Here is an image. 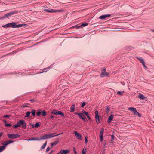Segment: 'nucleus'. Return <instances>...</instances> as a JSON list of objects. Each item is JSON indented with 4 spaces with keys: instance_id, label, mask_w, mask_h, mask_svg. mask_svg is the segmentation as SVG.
Returning a JSON list of instances; mask_svg holds the SVG:
<instances>
[{
    "instance_id": "nucleus-1",
    "label": "nucleus",
    "mask_w": 154,
    "mask_h": 154,
    "mask_svg": "<svg viewBox=\"0 0 154 154\" xmlns=\"http://www.w3.org/2000/svg\"><path fill=\"white\" fill-rule=\"evenodd\" d=\"M21 126L24 129H25L26 128V123L24 120H19L16 125H15L13 126L14 128H16L17 127H20Z\"/></svg>"
},
{
    "instance_id": "nucleus-2",
    "label": "nucleus",
    "mask_w": 154,
    "mask_h": 154,
    "mask_svg": "<svg viewBox=\"0 0 154 154\" xmlns=\"http://www.w3.org/2000/svg\"><path fill=\"white\" fill-rule=\"evenodd\" d=\"M44 11L47 12L52 13H61L64 12V11L63 9H61L59 10L53 9H45Z\"/></svg>"
},
{
    "instance_id": "nucleus-3",
    "label": "nucleus",
    "mask_w": 154,
    "mask_h": 154,
    "mask_svg": "<svg viewBox=\"0 0 154 154\" xmlns=\"http://www.w3.org/2000/svg\"><path fill=\"white\" fill-rule=\"evenodd\" d=\"M55 133H49L46 134L44 135L41 137L42 139L45 140L52 138L55 136Z\"/></svg>"
},
{
    "instance_id": "nucleus-4",
    "label": "nucleus",
    "mask_w": 154,
    "mask_h": 154,
    "mask_svg": "<svg viewBox=\"0 0 154 154\" xmlns=\"http://www.w3.org/2000/svg\"><path fill=\"white\" fill-rule=\"evenodd\" d=\"M13 142V141L11 140H8L5 141L2 144H4V145L2 146H0V152L3 151L4 149L6 147V146L9 144Z\"/></svg>"
},
{
    "instance_id": "nucleus-5",
    "label": "nucleus",
    "mask_w": 154,
    "mask_h": 154,
    "mask_svg": "<svg viewBox=\"0 0 154 154\" xmlns=\"http://www.w3.org/2000/svg\"><path fill=\"white\" fill-rule=\"evenodd\" d=\"M100 76L101 77L104 76H110L109 74L106 72V69H103L101 70V73L100 74Z\"/></svg>"
},
{
    "instance_id": "nucleus-6",
    "label": "nucleus",
    "mask_w": 154,
    "mask_h": 154,
    "mask_svg": "<svg viewBox=\"0 0 154 154\" xmlns=\"http://www.w3.org/2000/svg\"><path fill=\"white\" fill-rule=\"evenodd\" d=\"M75 114L78 115L80 118L82 119L85 122L87 121L86 118L82 113H76Z\"/></svg>"
},
{
    "instance_id": "nucleus-7",
    "label": "nucleus",
    "mask_w": 154,
    "mask_h": 154,
    "mask_svg": "<svg viewBox=\"0 0 154 154\" xmlns=\"http://www.w3.org/2000/svg\"><path fill=\"white\" fill-rule=\"evenodd\" d=\"M8 137L10 139H14L19 138L20 135L18 134H8Z\"/></svg>"
},
{
    "instance_id": "nucleus-8",
    "label": "nucleus",
    "mask_w": 154,
    "mask_h": 154,
    "mask_svg": "<svg viewBox=\"0 0 154 154\" xmlns=\"http://www.w3.org/2000/svg\"><path fill=\"white\" fill-rule=\"evenodd\" d=\"M51 113L56 115H60L62 116H63L64 115L63 113L61 111H57V110H53L51 112Z\"/></svg>"
},
{
    "instance_id": "nucleus-9",
    "label": "nucleus",
    "mask_w": 154,
    "mask_h": 154,
    "mask_svg": "<svg viewBox=\"0 0 154 154\" xmlns=\"http://www.w3.org/2000/svg\"><path fill=\"white\" fill-rule=\"evenodd\" d=\"M104 132V129L102 128H101V130L100 133V140L101 142H102L103 140V134Z\"/></svg>"
},
{
    "instance_id": "nucleus-10",
    "label": "nucleus",
    "mask_w": 154,
    "mask_h": 154,
    "mask_svg": "<svg viewBox=\"0 0 154 154\" xmlns=\"http://www.w3.org/2000/svg\"><path fill=\"white\" fill-rule=\"evenodd\" d=\"M95 119L96 122L98 124L100 122V121L98 116V112L97 111H95Z\"/></svg>"
},
{
    "instance_id": "nucleus-11",
    "label": "nucleus",
    "mask_w": 154,
    "mask_h": 154,
    "mask_svg": "<svg viewBox=\"0 0 154 154\" xmlns=\"http://www.w3.org/2000/svg\"><path fill=\"white\" fill-rule=\"evenodd\" d=\"M128 110L131 111L134 115H136V113H137L136 108L134 107H129L128 109Z\"/></svg>"
},
{
    "instance_id": "nucleus-12",
    "label": "nucleus",
    "mask_w": 154,
    "mask_h": 154,
    "mask_svg": "<svg viewBox=\"0 0 154 154\" xmlns=\"http://www.w3.org/2000/svg\"><path fill=\"white\" fill-rule=\"evenodd\" d=\"M74 133L75 134L77 139L79 140H82V137L81 135L79 133H78L76 131H74Z\"/></svg>"
},
{
    "instance_id": "nucleus-13",
    "label": "nucleus",
    "mask_w": 154,
    "mask_h": 154,
    "mask_svg": "<svg viewBox=\"0 0 154 154\" xmlns=\"http://www.w3.org/2000/svg\"><path fill=\"white\" fill-rule=\"evenodd\" d=\"M41 137L40 138H32L31 139H25V140L27 141H31V140H42Z\"/></svg>"
},
{
    "instance_id": "nucleus-14",
    "label": "nucleus",
    "mask_w": 154,
    "mask_h": 154,
    "mask_svg": "<svg viewBox=\"0 0 154 154\" xmlns=\"http://www.w3.org/2000/svg\"><path fill=\"white\" fill-rule=\"evenodd\" d=\"M110 16V14L103 15L100 16L99 17V18L101 19H103Z\"/></svg>"
},
{
    "instance_id": "nucleus-15",
    "label": "nucleus",
    "mask_w": 154,
    "mask_h": 154,
    "mask_svg": "<svg viewBox=\"0 0 154 154\" xmlns=\"http://www.w3.org/2000/svg\"><path fill=\"white\" fill-rule=\"evenodd\" d=\"M139 98L142 100H145L146 99V97L144 96L143 94L141 93H139L138 96V97Z\"/></svg>"
},
{
    "instance_id": "nucleus-16",
    "label": "nucleus",
    "mask_w": 154,
    "mask_h": 154,
    "mask_svg": "<svg viewBox=\"0 0 154 154\" xmlns=\"http://www.w3.org/2000/svg\"><path fill=\"white\" fill-rule=\"evenodd\" d=\"M113 118V116L112 115H111L108 118L107 122L108 123H111V121Z\"/></svg>"
},
{
    "instance_id": "nucleus-17",
    "label": "nucleus",
    "mask_w": 154,
    "mask_h": 154,
    "mask_svg": "<svg viewBox=\"0 0 154 154\" xmlns=\"http://www.w3.org/2000/svg\"><path fill=\"white\" fill-rule=\"evenodd\" d=\"M137 58L142 63V64H144L145 63L143 59L141 57H137Z\"/></svg>"
},
{
    "instance_id": "nucleus-18",
    "label": "nucleus",
    "mask_w": 154,
    "mask_h": 154,
    "mask_svg": "<svg viewBox=\"0 0 154 154\" xmlns=\"http://www.w3.org/2000/svg\"><path fill=\"white\" fill-rule=\"evenodd\" d=\"M71 110L70 112H73L75 109V104L73 105L72 106L70 107Z\"/></svg>"
},
{
    "instance_id": "nucleus-19",
    "label": "nucleus",
    "mask_w": 154,
    "mask_h": 154,
    "mask_svg": "<svg viewBox=\"0 0 154 154\" xmlns=\"http://www.w3.org/2000/svg\"><path fill=\"white\" fill-rule=\"evenodd\" d=\"M47 142H46L41 146V149H43L45 148V147L46 145L47 144Z\"/></svg>"
},
{
    "instance_id": "nucleus-20",
    "label": "nucleus",
    "mask_w": 154,
    "mask_h": 154,
    "mask_svg": "<svg viewBox=\"0 0 154 154\" xmlns=\"http://www.w3.org/2000/svg\"><path fill=\"white\" fill-rule=\"evenodd\" d=\"M31 113L33 116H35L36 115V111L35 110H32L31 111Z\"/></svg>"
},
{
    "instance_id": "nucleus-21",
    "label": "nucleus",
    "mask_w": 154,
    "mask_h": 154,
    "mask_svg": "<svg viewBox=\"0 0 154 154\" xmlns=\"http://www.w3.org/2000/svg\"><path fill=\"white\" fill-rule=\"evenodd\" d=\"M30 112L29 111H27L26 112V115L25 116V117H28L30 114Z\"/></svg>"
},
{
    "instance_id": "nucleus-22",
    "label": "nucleus",
    "mask_w": 154,
    "mask_h": 154,
    "mask_svg": "<svg viewBox=\"0 0 154 154\" xmlns=\"http://www.w3.org/2000/svg\"><path fill=\"white\" fill-rule=\"evenodd\" d=\"M42 111L41 110H38L36 114L38 116H39L41 114Z\"/></svg>"
},
{
    "instance_id": "nucleus-23",
    "label": "nucleus",
    "mask_w": 154,
    "mask_h": 154,
    "mask_svg": "<svg viewBox=\"0 0 154 154\" xmlns=\"http://www.w3.org/2000/svg\"><path fill=\"white\" fill-rule=\"evenodd\" d=\"M58 143V141H56L51 143V146L52 147H53L54 145H57Z\"/></svg>"
},
{
    "instance_id": "nucleus-24",
    "label": "nucleus",
    "mask_w": 154,
    "mask_h": 154,
    "mask_svg": "<svg viewBox=\"0 0 154 154\" xmlns=\"http://www.w3.org/2000/svg\"><path fill=\"white\" fill-rule=\"evenodd\" d=\"M11 15H14V14H15L17 13V12L16 11H12L10 13H9Z\"/></svg>"
},
{
    "instance_id": "nucleus-25",
    "label": "nucleus",
    "mask_w": 154,
    "mask_h": 154,
    "mask_svg": "<svg viewBox=\"0 0 154 154\" xmlns=\"http://www.w3.org/2000/svg\"><path fill=\"white\" fill-rule=\"evenodd\" d=\"M12 24H11V26L13 28H15L16 27V24L14 22H12L11 23Z\"/></svg>"
},
{
    "instance_id": "nucleus-26",
    "label": "nucleus",
    "mask_w": 154,
    "mask_h": 154,
    "mask_svg": "<svg viewBox=\"0 0 154 154\" xmlns=\"http://www.w3.org/2000/svg\"><path fill=\"white\" fill-rule=\"evenodd\" d=\"M124 92H120V91H118L117 92V94L119 95H122Z\"/></svg>"
},
{
    "instance_id": "nucleus-27",
    "label": "nucleus",
    "mask_w": 154,
    "mask_h": 154,
    "mask_svg": "<svg viewBox=\"0 0 154 154\" xmlns=\"http://www.w3.org/2000/svg\"><path fill=\"white\" fill-rule=\"evenodd\" d=\"M42 114L43 116H45L46 115V111L45 110H43L42 112Z\"/></svg>"
},
{
    "instance_id": "nucleus-28",
    "label": "nucleus",
    "mask_w": 154,
    "mask_h": 154,
    "mask_svg": "<svg viewBox=\"0 0 154 154\" xmlns=\"http://www.w3.org/2000/svg\"><path fill=\"white\" fill-rule=\"evenodd\" d=\"M11 16V15H10V13H8L6 14H5L4 16V17H9Z\"/></svg>"
},
{
    "instance_id": "nucleus-29",
    "label": "nucleus",
    "mask_w": 154,
    "mask_h": 154,
    "mask_svg": "<svg viewBox=\"0 0 154 154\" xmlns=\"http://www.w3.org/2000/svg\"><path fill=\"white\" fill-rule=\"evenodd\" d=\"M80 27H81V26H78V25H75V26H73V27H72V28H76L77 29H79V28Z\"/></svg>"
},
{
    "instance_id": "nucleus-30",
    "label": "nucleus",
    "mask_w": 154,
    "mask_h": 154,
    "mask_svg": "<svg viewBox=\"0 0 154 154\" xmlns=\"http://www.w3.org/2000/svg\"><path fill=\"white\" fill-rule=\"evenodd\" d=\"M12 126V125L11 124H10V123L6 124L5 125V126L6 127H9V126Z\"/></svg>"
},
{
    "instance_id": "nucleus-31",
    "label": "nucleus",
    "mask_w": 154,
    "mask_h": 154,
    "mask_svg": "<svg viewBox=\"0 0 154 154\" xmlns=\"http://www.w3.org/2000/svg\"><path fill=\"white\" fill-rule=\"evenodd\" d=\"M88 25V24L87 23H85L82 24L81 26H86Z\"/></svg>"
},
{
    "instance_id": "nucleus-32",
    "label": "nucleus",
    "mask_w": 154,
    "mask_h": 154,
    "mask_svg": "<svg viewBox=\"0 0 154 154\" xmlns=\"http://www.w3.org/2000/svg\"><path fill=\"white\" fill-rule=\"evenodd\" d=\"M23 24H19L17 25H16L15 28H18L20 27H21L22 26Z\"/></svg>"
},
{
    "instance_id": "nucleus-33",
    "label": "nucleus",
    "mask_w": 154,
    "mask_h": 154,
    "mask_svg": "<svg viewBox=\"0 0 154 154\" xmlns=\"http://www.w3.org/2000/svg\"><path fill=\"white\" fill-rule=\"evenodd\" d=\"M40 126V125L39 123H36L35 125V127L36 128H38Z\"/></svg>"
},
{
    "instance_id": "nucleus-34",
    "label": "nucleus",
    "mask_w": 154,
    "mask_h": 154,
    "mask_svg": "<svg viewBox=\"0 0 154 154\" xmlns=\"http://www.w3.org/2000/svg\"><path fill=\"white\" fill-rule=\"evenodd\" d=\"M86 152V149L85 150L84 149L82 150V154H85Z\"/></svg>"
},
{
    "instance_id": "nucleus-35",
    "label": "nucleus",
    "mask_w": 154,
    "mask_h": 154,
    "mask_svg": "<svg viewBox=\"0 0 154 154\" xmlns=\"http://www.w3.org/2000/svg\"><path fill=\"white\" fill-rule=\"evenodd\" d=\"M86 104V103L85 102H84L83 103H82V108H83L84 107V106H85Z\"/></svg>"
},
{
    "instance_id": "nucleus-36",
    "label": "nucleus",
    "mask_w": 154,
    "mask_h": 154,
    "mask_svg": "<svg viewBox=\"0 0 154 154\" xmlns=\"http://www.w3.org/2000/svg\"><path fill=\"white\" fill-rule=\"evenodd\" d=\"M50 149H51V148L50 147H48L46 149V152H48V151L50 150Z\"/></svg>"
},
{
    "instance_id": "nucleus-37",
    "label": "nucleus",
    "mask_w": 154,
    "mask_h": 154,
    "mask_svg": "<svg viewBox=\"0 0 154 154\" xmlns=\"http://www.w3.org/2000/svg\"><path fill=\"white\" fill-rule=\"evenodd\" d=\"M10 116L9 115H4L3 116V117L5 118H6L7 117H9Z\"/></svg>"
},
{
    "instance_id": "nucleus-38",
    "label": "nucleus",
    "mask_w": 154,
    "mask_h": 154,
    "mask_svg": "<svg viewBox=\"0 0 154 154\" xmlns=\"http://www.w3.org/2000/svg\"><path fill=\"white\" fill-rule=\"evenodd\" d=\"M11 24H12L11 23H8V24H7V27H11Z\"/></svg>"
},
{
    "instance_id": "nucleus-39",
    "label": "nucleus",
    "mask_w": 154,
    "mask_h": 154,
    "mask_svg": "<svg viewBox=\"0 0 154 154\" xmlns=\"http://www.w3.org/2000/svg\"><path fill=\"white\" fill-rule=\"evenodd\" d=\"M106 110L107 112H109V106H107L106 108Z\"/></svg>"
},
{
    "instance_id": "nucleus-40",
    "label": "nucleus",
    "mask_w": 154,
    "mask_h": 154,
    "mask_svg": "<svg viewBox=\"0 0 154 154\" xmlns=\"http://www.w3.org/2000/svg\"><path fill=\"white\" fill-rule=\"evenodd\" d=\"M85 141L86 143H87L88 142V140H87V137H86L85 138Z\"/></svg>"
},
{
    "instance_id": "nucleus-41",
    "label": "nucleus",
    "mask_w": 154,
    "mask_h": 154,
    "mask_svg": "<svg viewBox=\"0 0 154 154\" xmlns=\"http://www.w3.org/2000/svg\"><path fill=\"white\" fill-rule=\"evenodd\" d=\"M73 150L74 151V152L75 153H77V152H76V150L74 148H73Z\"/></svg>"
},
{
    "instance_id": "nucleus-42",
    "label": "nucleus",
    "mask_w": 154,
    "mask_h": 154,
    "mask_svg": "<svg viewBox=\"0 0 154 154\" xmlns=\"http://www.w3.org/2000/svg\"><path fill=\"white\" fill-rule=\"evenodd\" d=\"M115 137L113 135L111 136V139L112 140H113L114 139Z\"/></svg>"
},
{
    "instance_id": "nucleus-43",
    "label": "nucleus",
    "mask_w": 154,
    "mask_h": 154,
    "mask_svg": "<svg viewBox=\"0 0 154 154\" xmlns=\"http://www.w3.org/2000/svg\"><path fill=\"white\" fill-rule=\"evenodd\" d=\"M136 115H137L139 117H140L141 115L140 114L137 112V113H136Z\"/></svg>"
},
{
    "instance_id": "nucleus-44",
    "label": "nucleus",
    "mask_w": 154,
    "mask_h": 154,
    "mask_svg": "<svg viewBox=\"0 0 154 154\" xmlns=\"http://www.w3.org/2000/svg\"><path fill=\"white\" fill-rule=\"evenodd\" d=\"M2 27H8L7 24L6 25L2 26Z\"/></svg>"
},
{
    "instance_id": "nucleus-45",
    "label": "nucleus",
    "mask_w": 154,
    "mask_h": 154,
    "mask_svg": "<svg viewBox=\"0 0 154 154\" xmlns=\"http://www.w3.org/2000/svg\"><path fill=\"white\" fill-rule=\"evenodd\" d=\"M63 134V133H60L59 134H57V135H55V136H58V135H60L62 134Z\"/></svg>"
},
{
    "instance_id": "nucleus-46",
    "label": "nucleus",
    "mask_w": 154,
    "mask_h": 154,
    "mask_svg": "<svg viewBox=\"0 0 154 154\" xmlns=\"http://www.w3.org/2000/svg\"><path fill=\"white\" fill-rule=\"evenodd\" d=\"M87 117L90 120L91 119L89 115H88V116H87Z\"/></svg>"
},
{
    "instance_id": "nucleus-47",
    "label": "nucleus",
    "mask_w": 154,
    "mask_h": 154,
    "mask_svg": "<svg viewBox=\"0 0 154 154\" xmlns=\"http://www.w3.org/2000/svg\"><path fill=\"white\" fill-rule=\"evenodd\" d=\"M87 117L90 120L91 119L89 115H88V116H87Z\"/></svg>"
},
{
    "instance_id": "nucleus-48",
    "label": "nucleus",
    "mask_w": 154,
    "mask_h": 154,
    "mask_svg": "<svg viewBox=\"0 0 154 154\" xmlns=\"http://www.w3.org/2000/svg\"><path fill=\"white\" fill-rule=\"evenodd\" d=\"M85 113H86L85 114L87 116H88V115H89L88 113L87 112H85Z\"/></svg>"
},
{
    "instance_id": "nucleus-49",
    "label": "nucleus",
    "mask_w": 154,
    "mask_h": 154,
    "mask_svg": "<svg viewBox=\"0 0 154 154\" xmlns=\"http://www.w3.org/2000/svg\"><path fill=\"white\" fill-rule=\"evenodd\" d=\"M143 66H144V67L145 68H146V66L145 65V63H144V64H143Z\"/></svg>"
},
{
    "instance_id": "nucleus-50",
    "label": "nucleus",
    "mask_w": 154,
    "mask_h": 154,
    "mask_svg": "<svg viewBox=\"0 0 154 154\" xmlns=\"http://www.w3.org/2000/svg\"><path fill=\"white\" fill-rule=\"evenodd\" d=\"M50 118H54V117L53 116H50Z\"/></svg>"
},
{
    "instance_id": "nucleus-51",
    "label": "nucleus",
    "mask_w": 154,
    "mask_h": 154,
    "mask_svg": "<svg viewBox=\"0 0 154 154\" xmlns=\"http://www.w3.org/2000/svg\"><path fill=\"white\" fill-rule=\"evenodd\" d=\"M82 112H83L85 114L86 113H85V112H86V111H84H84H82Z\"/></svg>"
},
{
    "instance_id": "nucleus-52",
    "label": "nucleus",
    "mask_w": 154,
    "mask_h": 154,
    "mask_svg": "<svg viewBox=\"0 0 154 154\" xmlns=\"http://www.w3.org/2000/svg\"><path fill=\"white\" fill-rule=\"evenodd\" d=\"M3 122L5 123H7V121L6 120H4V121H3Z\"/></svg>"
},
{
    "instance_id": "nucleus-53",
    "label": "nucleus",
    "mask_w": 154,
    "mask_h": 154,
    "mask_svg": "<svg viewBox=\"0 0 154 154\" xmlns=\"http://www.w3.org/2000/svg\"><path fill=\"white\" fill-rule=\"evenodd\" d=\"M2 135V133H0V137Z\"/></svg>"
},
{
    "instance_id": "nucleus-54",
    "label": "nucleus",
    "mask_w": 154,
    "mask_h": 154,
    "mask_svg": "<svg viewBox=\"0 0 154 154\" xmlns=\"http://www.w3.org/2000/svg\"><path fill=\"white\" fill-rule=\"evenodd\" d=\"M53 152V150L51 151L50 152L49 154H51V153H52V152Z\"/></svg>"
},
{
    "instance_id": "nucleus-55",
    "label": "nucleus",
    "mask_w": 154,
    "mask_h": 154,
    "mask_svg": "<svg viewBox=\"0 0 154 154\" xmlns=\"http://www.w3.org/2000/svg\"><path fill=\"white\" fill-rule=\"evenodd\" d=\"M48 69V68H45V69ZM45 69H44V71L45 70Z\"/></svg>"
},
{
    "instance_id": "nucleus-56",
    "label": "nucleus",
    "mask_w": 154,
    "mask_h": 154,
    "mask_svg": "<svg viewBox=\"0 0 154 154\" xmlns=\"http://www.w3.org/2000/svg\"><path fill=\"white\" fill-rule=\"evenodd\" d=\"M27 106H26V105H25V106H24V107H27Z\"/></svg>"
},
{
    "instance_id": "nucleus-57",
    "label": "nucleus",
    "mask_w": 154,
    "mask_h": 154,
    "mask_svg": "<svg viewBox=\"0 0 154 154\" xmlns=\"http://www.w3.org/2000/svg\"><path fill=\"white\" fill-rule=\"evenodd\" d=\"M34 125H32V127H33V128H34Z\"/></svg>"
},
{
    "instance_id": "nucleus-58",
    "label": "nucleus",
    "mask_w": 154,
    "mask_h": 154,
    "mask_svg": "<svg viewBox=\"0 0 154 154\" xmlns=\"http://www.w3.org/2000/svg\"><path fill=\"white\" fill-rule=\"evenodd\" d=\"M152 31L153 32H154V30H152Z\"/></svg>"
},
{
    "instance_id": "nucleus-59",
    "label": "nucleus",
    "mask_w": 154,
    "mask_h": 154,
    "mask_svg": "<svg viewBox=\"0 0 154 154\" xmlns=\"http://www.w3.org/2000/svg\"><path fill=\"white\" fill-rule=\"evenodd\" d=\"M75 154H77V153H75Z\"/></svg>"
}]
</instances>
